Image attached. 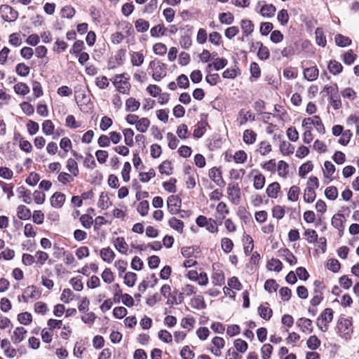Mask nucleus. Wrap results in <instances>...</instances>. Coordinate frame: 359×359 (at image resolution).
<instances>
[{"label":"nucleus","mask_w":359,"mask_h":359,"mask_svg":"<svg viewBox=\"0 0 359 359\" xmlns=\"http://www.w3.org/2000/svg\"><path fill=\"white\" fill-rule=\"evenodd\" d=\"M221 246L225 253H229L233 249V243L229 238H223L221 241Z\"/></svg>","instance_id":"obj_56"},{"label":"nucleus","mask_w":359,"mask_h":359,"mask_svg":"<svg viewBox=\"0 0 359 359\" xmlns=\"http://www.w3.org/2000/svg\"><path fill=\"white\" fill-rule=\"evenodd\" d=\"M167 29L164 27L163 25H158L153 27L150 30V34L152 37L158 38L160 36L165 34Z\"/></svg>","instance_id":"obj_38"},{"label":"nucleus","mask_w":359,"mask_h":359,"mask_svg":"<svg viewBox=\"0 0 359 359\" xmlns=\"http://www.w3.org/2000/svg\"><path fill=\"white\" fill-rule=\"evenodd\" d=\"M313 165L311 161H308L302 164L299 169V175L301 177H304L307 173L313 170Z\"/></svg>","instance_id":"obj_54"},{"label":"nucleus","mask_w":359,"mask_h":359,"mask_svg":"<svg viewBox=\"0 0 359 359\" xmlns=\"http://www.w3.org/2000/svg\"><path fill=\"white\" fill-rule=\"evenodd\" d=\"M306 344L309 349L313 351L320 346V341L316 335H312L308 339Z\"/></svg>","instance_id":"obj_51"},{"label":"nucleus","mask_w":359,"mask_h":359,"mask_svg":"<svg viewBox=\"0 0 359 359\" xmlns=\"http://www.w3.org/2000/svg\"><path fill=\"white\" fill-rule=\"evenodd\" d=\"M280 189V184L278 182H273L267 187L266 192L269 198H276Z\"/></svg>","instance_id":"obj_19"},{"label":"nucleus","mask_w":359,"mask_h":359,"mask_svg":"<svg viewBox=\"0 0 359 359\" xmlns=\"http://www.w3.org/2000/svg\"><path fill=\"white\" fill-rule=\"evenodd\" d=\"M228 63V61L225 58H216L212 64H208L206 69H210L212 66L214 69L217 71H219L223 68H224Z\"/></svg>","instance_id":"obj_25"},{"label":"nucleus","mask_w":359,"mask_h":359,"mask_svg":"<svg viewBox=\"0 0 359 359\" xmlns=\"http://www.w3.org/2000/svg\"><path fill=\"white\" fill-rule=\"evenodd\" d=\"M67 168L74 177L79 175V170L76 161L73 158H69L67 162Z\"/></svg>","instance_id":"obj_40"},{"label":"nucleus","mask_w":359,"mask_h":359,"mask_svg":"<svg viewBox=\"0 0 359 359\" xmlns=\"http://www.w3.org/2000/svg\"><path fill=\"white\" fill-rule=\"evenodd\" d=\"M114 245L119 252L127 255L128 245L123 237H117L114 241Z\"/></svg>","instance_id":"obj_12"},{"label":"nucleus","mask_w":359,"mask_h":359,"mask_svg":"<svg viewBox=\"0 0 359 359\" xmlns=\"http://www.w3.org/2000/svg\"><path fill=\"white\" fill-rule=\"evenodd\" d=\"M191 305L193 308L198 310L204 309L206 308V304L204 302L203 297L198 296L191 299Z\"/></svg>","instance_id":"obj_43"},{"label":"nucleus","mask_w":359,"mask_h":359,"mask_svg":"<svg viewBox=\"0 0 359 359\" xmlns=\"http://www.w3.org/2000/svg\"><path fill=\"white\" fill-rule=\"evenodd\" d=\"M150 124V121L147 118H142L139 119L135 124L136 129L140 133H145Z\"/></svg>","instance_id":"obj_37"},{"label":"nucleus","mask_w":359,"mask_h":359,"mask_svg":"<svg viewBox=\"0 0 359 359\" xmlns=\"http://www.w3.org/2000/svg\"><path fill=\"white\" fill-rule=\"evenodd\" d=\"M267 268L270 271L280 272L283 269V264L278 259L272 258L268 262Z\"/></svg>","instance_id":"obj_29"},{"label":"nucleus","mask_w":359,"mask_h":359,"mask_svg":"<svg viewBox=\"0 0 359 359\" xmlns=\"http://www.w3.org/2000/svg\"><path fill=\"white\" fill-rule=\"evenodd\" d=\"M114 252L109 248H104L100 250V257L103 261L111 263L115 258Z\"/></svg>","instance_id":"obj_17"},{"label":"nucleus","mask_w":359,"mask_h":359,"mask_svg":"<svg viewBox=\"0 0 359 359\" xmlns=\"http://www.w3.org/2000/svg\"><path fill=\"white\" fill-rule=\"evenodd\" d=\"M168 224L172 229H175L179 233L183 232L184 222L182 220L173 217L169 219Z\"/></svg>","instance_id":"obj_27"},{"label":"nucleus","mask_w":359,"mask_h":359,"mask_svg":"<svg viewBox=\"0 0 359 359\" xmlns=\"http://www.w3.org/2000/svg\"><path fill=\"white\" fill-rule=\"evenodd\" d=\"M273 351V346L269 344H265L261 348L262 359H269Z\"/></svg>","instance_id":"obj_63"},{"label":"nucleus","mask_w":359,"mask_h":359,"mask_svg":"<svg viewBox=\"0 0 359 359\" xmlns=\"http://www.w3.org/2000/svg\"><path fill=\"white\" fill-rule=\"evenodd\" d=\"M237 163H243L247 160V154L243 150H239L233 156L230 155Z\"/></svg>","instance_id":"obj_59"},{"label":"nucleus","mask_w":359,"mask_h":359,"mask_svg":"<svg viewBox=\"0 0 359 359\" xmlns=\"http://www.w3.org/2000/svg\"><path fill=\"white\" fill-rule=\"evenodd\" d=\"M30 68L25 63H19L15 67V72L20 76L25 77L29 75Z\"/></svg>","instance_id":"obj_45"},{"label":"nucleus","mask_w":359,"mask_h":359,"mask_svg":"<svg viewBox=\"0 0 359 359\" xmlns=\"http://www.w3.org/2000/svg\"><path fill=\"white\" fill-rule=\"evenodd\" d=\"M233 344H234V347L236 348V349L238 352L242 353H245L248 348V343L241 339H236L233 342Z\"/></svg>","instance_id":"obj_55"},{"label":"nucleus","mask_w":359,"mask_h":359,"mask_svg":"<svg viewBox=\"0 0 359 359\" xmlns=\"http://www.w3.org/2000/svg\"><path fill=\"white\" fill-rule=\"evenodd\" d=\"M325 195L327 199L334 201L338 196V190L335 187H328L325 189Z\"/></svg>","instance_id":"obj_57"},{"label":"nucleus","mask_w":359,"mask_h":359,"mask_svg":"<svg viewBox=\"0 0 359 359\" xmlns=\"http://www.w3.org/2000/svg\"><path fill=\"white\" fill-rule=\"evenodd\" d=\"M135 26L138 32H145L149 28V22L144 19L140 18L135 22Z\"/></svg>","instance_id":"obj_36"},{"label":"nucleus","mask_w":359,"mask_h":359,"mask_svg":"<svg viewBox=\"0 0 359 359\" xmlns=\"http://www.w3.org/2000/svg\"><path fill=\"white\" fill-rule=\"evenodd\" d=\"M257 134L252 130L247 129L243 133V141L248 144H252L255 142Z\"/></svg>","instance_id":"obj_31"},{"label":"nucleus","mask_w":359,"mask_h":359,"mask_svg":"<svg viewBox=\"0 0 359 359\" xmlns=\"http://www.w3.org/2000/svg\"><path fill=\"white\" fill-rule=\"evenodd\" d=\"M241 27L243 34V36H248L254 31V24L250 20H242L241 21Z\"/></svg>","instance_id":"obj_13"},{"label":"nucleus","mask_w":359,"mask_h":359,"mask_svg":"<svg viewBox=\"0 0 359 359\" xmlns=\"http://www.w3.org/2000/svg\"><path fill=\"white\" fill-rule=\"evenodd\" d=\"M333 310L330 308L325 309L320 316L318 318L317 325L319 329L325 332L327 330V323H330L333 319Z\"/></svg>","instance_id":"obj_2"},{"label":"nucleus","mask_w":359,"mask_h":359,"mask_svg":"<svg viewBox=\"0 0 359 359\" xmlns=\"http://www.w3.org/2000/svg\"><path fill=\"white\" fill-rule=\"evenodd\" d=\"M261 155L265 156L271 151V145L267 141H262L259 144V148L257 150Z\"/></svg>","instance_id":"obj_53"},{"label":"nucleus","mask_w":359,"mask_h":359,"mask_svg":"<svg viewBox=\"0 0 359 359\" xmlns=\"http://www.w3.org/2000/svg\"><path fill=\"white\" fill-rule=\"evenodd\" d=\"M297 325L303 332L311 333L313 331L312 321L306 318H300L297 321Z\"/></svg>","instance_id":"obj_9"},{"label":"nucleus","mask_w":359,"mask_h":359,"mask_svg":"<svg viewBox=\"0 0 359 359\" xmlns=\"http://www.w3.org/2000/svg\"><path fill=\"white\" fill-rule=\"evenodd\" d=\"M17 215L20 219L27 220L31 217V211L24 205H20L17 208Z\"/></svg>","instance_id":"obj_21"},{"label":"nucleus","mask_w":359,"mask_h":359,"mask_svg":"<svg viewBox=\"0 0 359 359\" xmlns=\"http://www.w3.org/2000/svg\"><path fill=\"white\" fill-rule=\"evenodd\" d=\"M144 57L140 52H133L131 55V63L133 66L139 67L143 64Z\"/></svg>","instance_id":"obj_44"},{"label":"nucleus","mask_w":359,"mask_h":359,"mask_svg":"<svg viewBox=\"0 0 359 359\" xmlns=\"http://www.w3.org/2000/svg\"><path fill=\"white\" fill-rule=\"evenodd\" d=\"M300 189L297 185H293L290 187L287 193V199L291 201H297L299 198Z\"/></svg>","instance_id":"obj_41"},{"label":"nucleus","mask_w":359,"mask_h":359,"mask_svg":"<svg viewBox=\"0 0 359 359\" xmlns=\"http://www.w3.org/2000/svg\"><path fill=\"white\" fill-rule=\"evenodd\" d=\"M111 205L107 194L102 192L97 203V205L102 210L107 209Z\"/></svg>","instance_id":"obj_30"},{"label":"nucleus","mask_w":359,"mask_h":359,"mask_svg":"<svg viewBox=\"0 0 359 359\" xmlns=\"http://www.w3.org/2000/svg\"><path fill=\"white\" fill-rule=\"evenodd\" d=\"M356 59V55L353 53L352 50H349L346 52L341 57L342 61L344 64L351 65L354 62Z\"/></svg>","instance_id":"obj_50"},{"label":"nucleus","mask_w":359,"mask_h":359,"mask_svg":"<svg viewBox=\"0 0 359 359\" xmlns=\"http://www.w3.org/2000/svg\"><path fill=\"white\" fill-rule=\"evenodd\" d=\"M137 274L133 272H127L124 276V283L128 287H133L136 281Z\"/></svg>","instance_id":"obj_62"},{"label":"nucleus","mask_w":359,"mask_h":359,"mask_svg":"<svg viewBox=\"0 0 359 359\" xmlns=\"http://www.w3.org/2000/svg\"><path fill=\"white\" fill-rule=\"evenodd\" d=\"M251 81H256L261 75V70L257 63L253 62L250 65Z\"/></svg>","instance_id":"obj_52"},{"label":"nucleus","mask_w":359,"mask_h":359,"mask_svg":"<svg viewBox=\"0 0 359 359\" xmlns=\"http://www.w3.org/2000/svg\"><path fill=\"white\" fill-rule=\"evenodd\" d=\"M183 300V293L178 292L177 290H175L170 296V298L168 299L166 304L169 305L179 304H181Z\"/></svg>","instance_id":"obj_20"},{"label":"nucleus","mask_w":359,"mask_h":359,"mask_svg":"<svg viewBox=\"0 0 359 359\" xmlns=\"http://www.w3.org/2000/svg\"><path fill=\"white\" fill-rule=\"evenodd\" d=\"M84 48V42L81 40H77L74 42L72 49H70L69 53L72 55H77Z\"/></svg>","instance_id":"obj_60"},{"label":"nucleus","mask_w":359,"mask_h":359,"mask_svg":"<svg viewBox=\"0 0 359 359\" xmlns=\"http://www.w3.org/2000/svg\"><path fill=\"white\" fill-rule=\"evenodd\" d=\"M122 78H124V74L116 75L113 82L114 85L119 93L128 94L130 85L127 81H123Z\"/></svg>","instance_id":"obj_5"},{"label":"nucleus","mask_w":359,"mask_h":359,"mask_svg":"<svg viewBox=\"0 0 359 359\" xmlns=\"http://www.w3.org/2000/svg\"><path fill=\"white\" fill-rule=\"evenodd\" d=\"M327 68L331 74L337 75L342 72L343 66L336 60H330L328 63Z\"/></svg>","instance_id":"obj_23"},{"label":"nucleus","mask_w":359,"mask_h":359,"mask_svg":"<svg viewBox=\"0 0 359 359\" xmlns=\"http://www.w3.org/2000/svg\"><path fill=\"white\" fill-rule=\"evenodd\" d=\"M344 223L345 217L343 214L338 212L333 215L331 224L335 229H338L340 236H341L344 232L345 228Z\"/></svg>","instance_id":"obj_6"},{"label":"nucleus","mask_w":359,"mask_h":359,"mask_svg":"<svg viewBox=\"0 0 359 359\" xmlns=\"http://www.w3.org/2000/svg\"><path fill=\"white\" fill-rule=\"evenodd\" d=\"M227 194L233 199H237L238 201L241 198V189L238 184H229L227 188Z\"/></svg>","instance_id":"obj_16"},{"label":"nucleus","mask_w":359,"mask_h":359,"mask_svg":"<svg viewBox=\"0 0 359 359\" xmlns=\"http://www.w3.org/2000/svg\"><path fill=\"white\" fill-rule=\"evenodd\" d=\"M27 333V330L23 327H16L13 334L11 336V340L13 344H18L22 341L25 337V334Z\"/></svg>","instance_id":"obj_8"},{"label":"nucleus","mask_w":359,"mask_h":359,"mask_svg":"<svg viewBox=\"0 0 359 359\" xmlns=\"http://www.w3.org/2000/svg\"><path fill=\"white\" fill-rule=\"evenodd\" d=\"M256 46L259 50L257 52V57L262 60H266L269 58L270 53L269 48L264 46L261 41L256 42Z\"/></svg>","instance_id":"obj_14"},{"label":"nucleus","mask_w":359,"mask_h":359,"mask_svg":"<svg viewBox=\"0 0 359 359\" xmlns=\"http://www.w3.org/2000/svg\"><path fill=\"white\" fill-rule=\"evenodd\" d=\"M158 169L159 172L162 174H165L167 175H171L172 167L170 161L168 160L163 161L160 164Z\"/></svg>","instance_id":"obj_58"},{"label":"nucleus","mask_w":359,"mask_h":359,"mask_svg":"<svg viewBox=\"0 0 359 359\" xmlns=\"http://www.w3.org/2000/svg\"><path fill=\"white\" fill-rule=\"evenodd\" d=\"M258 313L261 318L266 320H269L272 316L273 311L268 306L260 305L258 307Z\"/></svg>","instance_id":"obj_33"},{"label":"nucleus","mask_w":359,"mask_h":359,"mask_svg":"<svg viewBox=\"0 0 359 359\" xmlns=\"http://www.w3.org/2000/svg\"><path fill=\"white\" fill-rule=\"evenodd\" d=\"M304 236H305L306 240L309 243H314L318 240V233L313 229H306Z\"/></svg>","instance_id":"obj_49"},{"label":"nucleus","mask_w":359,"mask_h":359,"mask_svg":"<svg viewBox=\"0 0 359 359\" xmlns=\"http://www.w3.org/2000/svg\"><path fill=\"white\" fill-rule=\"evenodd\" d=\"M208 125L207 122L205 121H201L198 123V126L196 128L194 129L193 135L196 138H200L201 137L205 131V127Z\"/></svg>","instance_id":"obj_48"},{"label":"nucleus","mask_w":359,"mask_h":359,"mask_svg":"<svg viewBox=\"0 0 359 359\" xmlns=\"http://www.w3.org/2000/svg\"><path fill=\"white\" fill-rule=\"evenodd\" d=\"M276 8L273 4H265L261 8L263 17L271 18L274 15Z\"/></svg>","instance_id":"obj_35"},{"label":"nucleus","mask_w":359,"mask_h":359,"mask_svg":"<svg viewBox=\"0 0 359 359\" xmlns=\"http://www.w3.org/2000/svg\"><path fill=\"white\" fill-rule=\"evenodd\" d=\"M24 294L28 295L31 299H38L41 295V292L36 289V286L30 285L24 290Z\"/></svg>","instance_id":"obj_42"},{"label":"nucleus","mask_w":359,"mask_h":359,"mask_svg":"<svg viewBox=\"0 0 359 359\" xmlns=\"http://www.w3.org/2000/svg\"><path fill=\"white\" fill-rule=\"evenodd\" d=\"M280 255L285 257L286 262H287L290 265H294L297 264V259L292 254V252L287 248L280 249L279 250Z\"/></svg>","instance_id":"obj_18"},{"label":"nucleus","mask_w":359,"mask_h":359,"mask_svg":"<svg viewBox=\"0 0 359 359\" xmlns=\"http://www.w3.org/2000/svg\"><path fill=\"white\" fill-rule=\"evenodd\" d=\"M55 126L52 121L46 120L42 123V131L46 135H50L53 133Z\"/></svg>","instance_id":"obj_47"},{"label":"nucleus","mask_w":359,"mask_h":359,"mask_svg":"<svg viewBox=\"0 0 359 359\" xmlns=\"http://www.w3.org/2000/svg\"><path fill=\"white\" fill-rule=\"evenodd\" d=\"M335 43L338 46L346 47L351 43V40L349 37L345 36L341 34H338L334 37Z\"/></svg>","instance_id":"obj_34"},{"label":"nucleus","mask_w":359,"mask_h":359,"mask_svg":"<svg viewBox=\"0 0 359 359\" xmlns=\"http://www.w3.org/2000/svg\"><path fill=\"white\" fill-rule=\"evenodd\" d=\"M315 34L316 43L321 47H325L327 44V40L323 29L318 27L315 31Z\"/></svg>","instance_id":"obj_24"},{"label":"nucleus","mask_w":359,"mask_h":359,"mask_svg":"<svg viewBox=\"0 0 359 359\" xmlns=\"http://www.w3.org/2000/svg\"><path fill=\"white\" fill-rule=\"evenodd\" d=\"M181 199L178 196L171 195L168 198L167 206L168 211L172 215H176L181 212Z\"/></svg>","instance_id":"obj_4"},{"label":"nucleus","mask_w":359,"mask_h":359,"mask_svg":"<svg viewBox=\"0 0 359 359\" xmlns=\"http://www.w3.org/2000/svg\"><path fill=\"white\" fill-rule=\"evenodd\" d=\"M337 330L343 338L350 339L353 332L351 320L341 316L337 323Z\"/></svg>","instance_id":"obj_1"},{"label":"nucleus","mask_w":359,"mask_h":359,"mask_svg":"<svg viewBox=\"0 0 359 359\" xmlns=\"http://www.w3.org/2000/svg\"><path fill=\"white\" fill-rule=\"evenodd\" d=\"M257 174L254 176L253 187L255 189H262L265 184V177L258 171H256Z\"/></svg>","instance_id":"obj_26"},{"label":"nucleus","mask_w":359,"mask_h":359,"mask_svg":"<svg viewBox=\"0 0 359 359\" xmlns=\"http://www.w3.org/2000/svg\"><path fill=\"white\" fill-rule=\"evenodd\" d=\"M65 201V195L60 192H55L50 198V204L55 208H61Z\"/></svg>","instance_id":"obj_10"},{"label":"nucleus","mask_w":359,"mask_h":359,"mask_svg":"<svg viewBox=\"0 0 359 359\" xmlns=\"http://www.w3.org/2000/svg\"><path fill=\"white\" fill-rule=\"evenodd\" d=\"M13 88L18 95H26L29 93V87L25 83L19 82L14 86Z\"/></svg>","instance_id":"obj_32"},{"label":"nucleus","mask_w":359,"mask_h":359,"mask_svg":"<svg viewBox=\"0 0 359 359\" xmlns=\"http://www.w3.org/2000/svg\"><path fill=\"white\" fill-rule=\"evenodd\" d=\"M140 106V102L133 97H130L126 102V110L127 111L134 112L136 111Z\"/></svg>","instance_id":"obj_28"},{"label":"nucleus","mask_w":359,"mask_h":359,"mask_svg":"<svg viewBox=\"0 0 359 359\" xmlns=\"http://www.w3.org/2000/svg\"><path fill=\"white\" fill-rule=\"evenodd\" d=\"M166 69L167 66L165 64L158 65L156 69L153 71L152 78L155 81H159L166 76Z\"/></svg>","instance_id":"obj_15"},{"label":"nucleus","mask_w":359,"mask_h":359,"mask_svg":"<svg viewBox=\"0 0 359 359\" xmlns=\"http://www.w3.org/2000/svg\"><path fill=\"white\" fill-rule=\"evenodd\" d=\"M219 20L222 24L231 25L234 21V17L231 13H221L219 15Z\"/></svg>","instance_id":"obj_39"},{"label":"nucleus","mask_w":359,"mask_h":359,"mask_svg":"<svg viewBox=\"0 0 359 359\" xmlns=\"http://www.w3.org/2000/svg\"><path fill=\"white\" fill-rule=\"evenodd\" d=\"M315 189L313 187H306L303 196V199L306 203H311L314 201L316 197Z\"/></svg>","instance_id":"obj_22"},{"label":"nucleus","mask_w":359,"mask_h":359,"mask_svg":"<svg viewBox=\"0 0 359 359\" xmlns=\"http://www.w3.org/2000/svg\"><path fill=\"white\" fill-rule=\"evenodd\" d=\"M210 178L218 186L223 187L225 184V182L222 179L221 171L214 167L209 170Z\"/></svg>","instance_id":"obj_7"},{"label":"nucleus","mask_w":359,"mask_h":359,"mask_svg":"<svg viewBox=\"0 0 359 359\" xmlns=\"http://www.w3.org/2000/svg\"><path fill=\"white\" fill-rule=\"evenodd\" d=\"M346 124L348 126H355L356 130L359 128V113L351 114L346 119Z\"/></svg>","instance_id":"obj_64"},{"label":"nucleus","mask_w":359,"mask_h":359,"mask_svg":"<svg viewBox=\"0 0 359 359\" xmlns=\"http://www.w3.org/2000/svg\"><path fill=\"white\" fill-rule=\"evenodd\" d=\"M123 133L124 135V141L126 145L129 147L133 146V136L134 132L131 128H126L123 130Z\"/></svg>","instance_id":"obj_46"},{"label":"nucleus","mask_w":359,"mask_h":359,"mask_svg":"<svg viewBox=\"0 0 359 359\" xmlns=\"http://www.w3.org/2000/svg\"><path fill=\"white\" fill-rule=\"evenodd\" d=\"M318 69L316 66L306 68L304 70V77L309 81L316 80L318 76Z\"/></svg>","instance_id":"obj_11"},{"label":"nucleus","mask_w":359,"mask_h":359,"mask_svg":"<svg viewBox=\"0 0 359 359\" xmlns=\"http://www.w3.org/2000/svg\"><path fill=\"white\" fill-rule=\"evenodd\" d=\"M0 13L4 20L6 22H13L18 16V13L8 5H1L0 6Z\"/></svg>","instance_id":"obj_3"},{"label":"nucleus","mask_w":359,"mask_h":359,"mask_svg":"<svg viewBox=\"0 0 359 359\" xmlns=\"http://www.w3.org/2000/svg\"><path fill=\"white\" fill-rule=\"evenodd\" d=\"M278 287V284L274 279H268L264 283V289L269 293L276 292Z\"/></svg>","instance_id":"obj_61"}]
</instances>
